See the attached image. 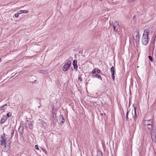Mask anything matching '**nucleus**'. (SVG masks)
<instances>
[{
    "label": "nucleus",
    "mask_w": 156,
    "mask_h": 156,
    "mask_svg": "<svg viewBox=\"0 0 156 156\" xmlns=\"http://www.w3.org/2000/svg\"><path fill=\"white\" fill-rule=\"evenodd\" d=\"M0 139V147L2 149V151L5 152L8 151L10 148V140L6 141L7 139L2 136Z\"/></svg>",
    "instance_id": "f257e3e1"
},
{
    "label": "nucleus",
    "mask_w": 156,
    "mask_h": 156,
    "mask_svg": "<svg viewBox=\"0 0 156 156\" xmlns=\"http://www.w3.org/2000/svg\"><path fill=\"white\" fill-rule=\"evenodd\" d=\"M133 36L136 43H139L140 40L139 31L137 29L133 32Z\"/></svg>",
    "instance_id": "f03ea898"
},
{
    "label": "nucleus",
    "mask_w": 156,
    "mask_h": 156,
    "mask_svg": "<svg viewBox=\"0 0 156 156\" xmlns=\"http://www.w3.org/2000/svg\"><path fill=\"white\" fill-rule=\"evenodd\" d=\"M148 37L147 35L143 34L141 38L142 44L144 45H146L148 43Z\"/></svg>",
    "instance_id": "7ed1b4c3"
},
{
    "label": "nucleus",
    "mask_w": 156,
    "mask_h": 156,
    "mask_svg": "<svg viewBox=\"0 0 156 156\" xmlns=\"http://www.w3.org/2000/svg\"><path fill=\"white\" fill-rule=\"evenodd\" d=\"M112 25L114 28V31L115 32H117L119 27V22L117 21H115L112 22Z\"/></svg>",
    "instance_id": "20e7f679"
},
{
    "label": "nucleus",
    "mask_w": 156,
    "mask_h": 156,
    "mask_svg": "<svg viewBox=\"0 0 156 156\" xmlns=\"http://www.w3.org/2000/svg\"><path fill=\"white\" fill-rule=\"evenodd\" d=\"M71 63V61H69L66 62L63 67L62 70L65 71H67L70 67Z\"/></svg>",
    "instance_id": "39448f33"
},
{
    "label": "nucleus",
    "mask_w": 156,
    "mask_h": 156,
    "mask_svg": "<svg viewBox=\"0 0 156 156\" xmlns=\"http://www.w3.org/2000/svg\"><path fill=\"white\" fill-rule=\"evenodd\" d=\"M153 121L151 119L144 120L143 121V124L144 125L148 126L152 124Z\"/></svg>",
    "instance_id": "423d86ee"
},
{
    "label": "nucleus",
    "mask_w": 156,
    "mask_h": 156,
    "mask_svg": "<svg viewBox=\"0 0 156 156\" xmlns=\"http://www.w3.org/2000/svg\"><path fill=\"white\" fill-rule=\"evenodd\" d=\"M26 127H28V128L31 129H33V122L31 121L27 120L26 123Z\"/></svg>",
    "instance_id": "0eeeda50"
},
{
    "label": "nucleus",
    "mask_w": 156,
    "mask_h": 156,
    "mask_svg": "<svg viewBox=\"0 0 156 156\" xmlns=\"http://www.w3.org/2000/svg\"><path fill=\"white\" fill-rule=\"evenodd\" d=\"M58 119L60 124L62 125L64 123V117L62 115H60Z\"/></svg>",
    "instance_id": "6e6552de"
},
{
    "label": "nucleus",
    "mask_w": 156,
    "mask_h": 156,
    "mask_svg": "<svg viewBox=\"0 0 156 156\" xmlns=\"http://www.w3.org/2000/svg\"><path fill=\"white\" fill-rule=\"evenodd\" d=\"M111 72V73L113 79V80H115V76H114V73H115V69L114 68L113 66H112L110 68Z\"/></svg>",
    "instance_id": "1a4fd4ad"
},
{
    "label": "nucleus",
    "mask_w": 156,
    "mask_h": 156,
    "mask_svg": "<svg viewBox=\"0 0 156 156\" xmlns=\"http://www.w3.org/2000/svg\"><path fill=\"white\" fill-rule=\"evenodd\" d=\"M151 135L152 140L156 143V133H151Z\"/></svg>",
    "instance_id": "9d476101"
},
{
    "label": "nucleus",
    "mask_w": 156,
    "mask_h": 156,
    "mask_svg": "<svg viewBox=\"0 0 156 156\" xmlns=\"http://www.w3.org/2000/svg\"><path fill=\"white\" fill-rule=\"evenodd\" d=\"M100 70L98 68H96L95 69H94L92 71V75H95L97 74V73H99L100 72Z\"/></svg>",
    "instance_id": "9b49d317"
},
{
    "label": "nucleus",
    "mask_w": 156,
    "mask_h": 156,
    "mask_svg": "<svg viewBox=\"0 0 156 156\" xmlns=\"http://www.w3.org/2000/svg\"><path fill=\"white\" fill-rule=\"evenodd\" d=\"M7 105V104H5L4 105L0 107V110L1 112H4L6 110V108L5 106Z\"/></svg>",
    "instance_id": "f8f14e48"
},
{
    "label": "nucleus",
    "mask_w": 156,
    "mask_h": 156,
    "mask_svg": "<svg viewBox=\"0 0 156 156\" xmlns=\"http://www.w3.org/2000/svg\"><path fill=\"white\" fill-rule=\"evenodd\" d=\"M134 115L133 116V118L135 122H136L137 121V116L136 115V108H134Z\"/></svg>",
    "instance_id": "ddd939ff"
},
{
    "label": "nucleus",
    "mask_w": 156,
    "mask_h": 156,
    "mask_svg": "<svg viewBox=\"0 0 156 156\" xmlns=\"http://www.w3.org/2000/svg\"><path fill=\"white\" fill-rule=\"evenodd\" d=\"M73 65L74 66V68L75 69L77 70L78 69V66L77 65V61L74 60L73 62Z\"/></svg>",
    "instance_id": "4468645a"
},
{
    "label": "nucleus",
    "mask_w": 156,
    "mask_h": 156,
    "mask_svg": "<svg viewBox=\"0 0 156 156\" xmlns=\"http://www.w3.org/2000/svg\"><path fill=\"white\" fill-rule=\"evenodd\" d=\"M24 128L23 126H22L21 125H20L18 129V131L21 134H22L23 132Z\"/></svg>",
    "instance_id": "2eb2a0df"
},
{
    "label": "nucleus",
    "mask_w": 156,
    "mask_h": 156,
    "mask_svg": "<svg viewBox=\"0 0 156 156\" xmlns=\"http://www.w3.org/2000/svg\"><path fill=\"white\" fill-rule=\"evenodd\" d=\"M7 118L5 115H4L3 116L2 118L1 119V123L2 124L4 123L6 120Z\"/></svg>",
    "instance_id": "dca6fc26"
},
{
    "label": "nucleus",
    "mask_w": 156,
    "mask_h": 156,
    "mask_svg": "<svg viewBox=\"0 0 156 156\" xmlns=\"http://www.w3.org/2000/svg\"><path fill=\"white\" fill-rule=\"evenodd\" d=\"M150 34V30L148 29H145L144 30V34H144L147 35L148 36Z\"/></svg>",
    "instance_id": "f3484780"
},
{
    "label": "nucleus",
    "mask_w": 156,
    "mask_h": 156,
    "mask_svg": "<svg viewBox=\"0 0 156 156\" xmlns=\"http://www.w3.org/2000/svg\"><path fill=\"white\" fill-rule=\"evenodd\" d=\"M92 76L93 78H96L102 80V77L100 75L98 74L93 75Z\"/></svg>",
    "instance_id": "a211bd4d"
},
{
    "label": "nucleus",
    "mask_w": 156,
    "mask_h": 156,
    "mask_svg": "<svg viewBox=\"0 0 156 156\" xmlns=\"http://www.w3.org/2000/svg\"><path fill=\"white\" fill-rule=\"evenodd\" d=\"M152 127L151 130V133H156L155 132V131H156V126H154L152 125Z\"/></svg>",
    "instance_id": "6ab92c4d"
},
{
    "label": "nucleus",
    "mask_w": 156,
    "mask_h": 156,
    "mask_svg": "<svg viewBox=\"0 0 156 156\" xmlns=\"http://www.w3.org/2000/svg\"><path fill=\"white\" fill-rule=\"evenodd\" d=\"M19 12H22V13H27L29 12V11L27 10H20Z\"/></svg>",
    "instance_id": "aec40b11"
},
{
    "label": "nucleus",
    "mask_w": 156,
    "mask_h": 156,
    "mask_svg": "<svg viewBox=\"0 0 156 156\" xmlns=\"http://www.w3.org/2000/svg\"><path fill=\"white\" fill-rule=\"evenodd\" d=\"M148 126H147V128L149 130H151L152 128V124H150V125Z\"/></svg>",
    "instance_id": "412c9836"
},
{
    "label": "nucleus",
    "mask_w": 156,
    "mask_h": 156,
    "mask_svg": "<svg viewBox=\"0 0 156 156\" xmlns=\"http://www.w3.org/2000/svg\"><path fill=\"white\" fill-rule=\"evenodd\" d=\"M148 126H147V128L149 130H151L152 128V124H150V125Z\"/></svg>",
    "instance_id": "4be33fe9"
},
{
    "label": "nucleus",
    "mask_w": 156,
    "mask_h": 156,
    "mask_svg": "<svg viewBox=\"0 0 156 156\" xmlns=\"http://www.w3.org/2000/svg\"><path fill=\"white\" fill-rule=\"evenodd\" d=\"M22 13V12H18L17 13L15 14L14 16L16 17H17L19 16V15Z\"/></svg>",
    "instance_id": "5701e85b"
},
{
    "label": "nucleus",
    "mask_w": 156,
    "mask_h": 156,
    "mask_svg": "<svg viewBox=\"0 0 156 156\" xmlns=\"http://www.w3.org/2000/svg\"><path fill=\"white\" fill-rule=\"evenodd\" d=\"M6 115L7 117H10L12 116V113L10 112H9L7 113Z\"/></svg>",
    "instance_id": "b1692460"
},
{
    "label": "nucleus",
    "mask_w": 156,
    "mask_h": 156,
    "mask_svg": "<svg viewBox=\"0 0 156 156\" xmlns=\"http://www.w3.org/2000/svg\"><path fill=\"white\" fill-rule=\"evenodd\" d=\"M97 156H102V153L100 152H98L97 155Z\"/></svg>",
    "instance_id": "393cba45"
},
{
    "label": "nucleus",
    "mask_w": 156,
    "mask_h": 156,
    "mask_svg": "<svg viewBox=\"0 0 156 156\" xmlns=\"http://www.w3.org/2000/svg\"><path fill=\"white\" fill-rule=\"evenodd\" d=\"M129 112V111L128 110L127 111V113H126V120L127 121L128 120V115Z\"/></svg>",
    "instance_id": "a878e982"
},
{
    "label": "nucleus",
    "mask_w": 156,
    "mask_h": 156,
    "mask_svg": "<svg viewBox=\"0 0 156 156\" xmlns=\"http://www.w3.org/2000/svg\"><path fill=\"white\" fill-rule=\"evenodd\" d=\"M148 58L151 61V62L153 61V58L151 56H148Z\"/></svg>",
    "instance_id": "bb28decb"
},
{
    "label": "nucleus",
    "mask_w": 156,
    "mask_h": 156,
    "mask_svg": "<svg viewBox=\"0 0 156 156\" xmlns=\"http://www.w3.org/2000/svg\"><path fill=\"white\" fill-rule=\"evenodd\" d=\"M35 148L36 150H39V149L38 147V145H36L35 146Z\"/></svg>",
    "instance_id": "cd10ccee"
},
{
    "label": "nucleus",
    "mask_w": 156,
    "mask_h": 156,
    "mask_svg": "<svg viewBox=\"0 0 156 156\" xmlns=\"http://www.w3.org/2000/svg\"><path fill=\"white\" fill-rule=\"evenodd\" d=\"M78 80H80L81 81H82V78L80 76L78 78Z\"/></svg>",
    "instance_id": "c85d7f7f"
},
{
    "label": "nucleus",
    "mask_w": 156,
    "mask_h": 156,
    "mask_svg": "<svg viewBox=\"0 0 156 156\" xmlns=\"http://www.w3.org/2000/svg\"><path fill=\"white\" fill-rule=\"evenodd\" d=\"M14 131H13L12 133V136H13L14 135Z\"/></svg>",
    "instance_id": "c756f323"
},
{
    "label": "nucleus",
    "mask_w": 156,
    "mask_h": 156,
    "mask_svg": "<svg viewBox=\"0 0 156 156\" xmlns=\"http://www.w3.org/2000/svg\"><path fill=\"white\" fill-rule=\"evenodd\" d=\"M1 61H2V59L1 58H0V62H1Z\"/></svg>",
    "instance_id": "7c9ffc66"
},
{
    "label": "nucleus",
    "mask_w": 156,
    "mask_h": 156,
    "mask_svg": "<svg viewBox=\"0 0 156 156\" xmlns=\"http://www.w3.org/2000/svg\"><path fill=\"white\" fill-rule=\"evenodd\" d=\"M155 56H156V51L155 52Z\"/></svg>",
    "instance_id": "2f4dec72"
},
{
    "label": "nucleus",
    "mask_w": 156,
    "mask_h": 156,
    "mask_svg": "<svg viewBox=\"0 0 156 156\" xmlns=\"http://www.w3.org/2000/svg\"><path fill=\"white\" fill-rule=\"evenodd\" d=\"M41 107V106L40 105V106H38V107L39 108H40Z\"/></svg>",
    "instance_id": "473e14b6"
}]
</instances>
